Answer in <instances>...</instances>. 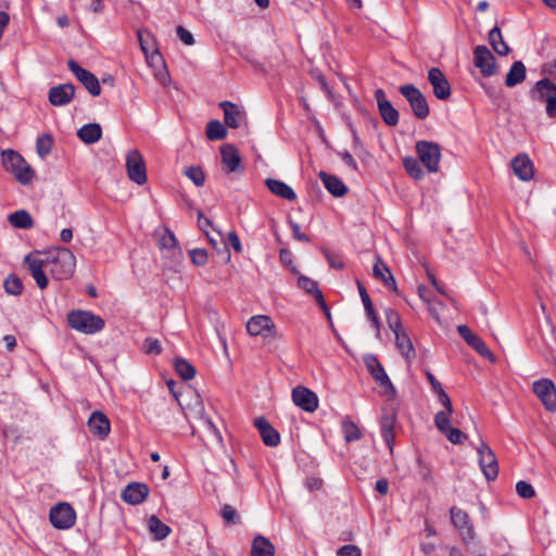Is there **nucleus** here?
<instances>
[{
  "label": "nucleus",
  "mask_w": 556,
  "mask_h": 556,
  "mask_svg": "<svg viewBox=\"0 0 556 556\" xmlns=\"http://www.w3.org/2000/svg\"><path fill=\"white\" fill-rule=\"evenodd\" d=\"M46 267L58 280L68 279L73 276L76 267L74 253L66 248H56L45 256Z\"/></svg>",
  "instance_id": "f257e3e1"
},
{
  "label": "nucleus",
  "mask_w": 556,
  "mask_h": 556,
  "mask_svg": "<svg viewBox=\"0 0 556 556\" xmlns=\"http://www.w3.org/2000/svg\"><path fill=\"white\" fill-rule=\"evenodd\" d=\"M67 321L71 328L86 333L92 334L104 328V320L88 311H72L67 314Z\"/></svg>",
  "instance_id": "f03ea898"
},
{
  "label": "nucleus",
  "mask_w": 556,
  "mask_h": 556,
  "mask_svg": "<svg viewBox=\"0 0 556 556\" xmlns=\"http://www.w3.org/2000/svg\"><path fill=\"white\" fill-rule=\"evenodd\" d=\"M2 162L5 169L13 173L21 184L28 185L33 181L35 173L20 153L13 150L4 151Z\"/></svg>",
  "instance_id": "7ed1b4c3"
},
{
  "label": "nucleus",
  "mask_w": 556,
  "mask_h": 556,
  "mask_svg": "<svg viewBox=\"0 0 556 556\" xmlns=\"http://www.w3.org/2000/svg\"><path fill=\"white\" fill-rule=\"evenodd\" d=\"M416 152L419 161L430 173L439 170V163L441 160V149L438 143L420 140L416 143Z\"/></svg>",
  "instance_id": "20e7f679"
},
{
  "label": "nucleus",
  "mask_w": 556,
  "mask_h": 556,
  "mask_svg": "<svg viewBox=\"0 0 556 556\" xmlns=\"http://www.w3.org/2000/svg\"><path fill=\"white\" fill-rule=\"evenodd\" d=\"M401 94L409 103L414 115L424 119L429 115V106L426 97L414 85H404L400 87Z\"/></svg>",
  "instance_id": "39448f33"
},
{
  "label": "nucleus",
  "mask_w": 556,
  "mask_h": 556,
  "mask_svg": "<svg viewBox=\"0 0 556 556\" xmlns=\"http://www.w3.org/2000/svg\"><path fill=\"white\" fill-rule=\"evenodd\" d=\"M126 169L128 178L138 184L144 185L147 182V168L141 153L137 149H132L126 154Z\"/></svg>",
  "instance_id": "423d86ee"
},
{
  "label": "nucleus",
  "mask_w": 556,
  "mask_h": 556,
  "mask_svg": "<svg viewBox=\"0 0 556 556\" xmlns=\"http://www.w3.org/2000/svg\"><path fill=\"white\" fill-rule=\"evenodd\" d=\"M247 331L252 337L277 338L278 332L273 319L267 315L252 316L247 323Z\"/></svg>",
  "instance_id": "0eeeda50"
},
{
  "label": "nucleus",
  "mask_w": 556,
  "mask_h": 556,
  "mask_svg": "<svg viewBox=\"0 0 556 556\" xmlns=\"http://www.w3.org/2000/svg\"><path fill=\"white\" fill-rule=\"evenodd\" d=\"M473 64L484 77H491L497 73L496 59L485 46H477L473 49Z\"/></svg>",
  "instance_id": "6e6552de"
},
{
  "label": "nucleus",
  "mask_w": 556,
  "mask_h": 556,
  "mask_svg": "<svg viewBox=\"0 0 556 556\" xmlns=\"http://www.w3.org/2000/svg\"><path fill=\"white\" fill-rule=\"evenodd\" d=\"M50 521L56 529H70L74 526L76 514L67 503H60L50 509Z\"/></svg>",
  "instance_id": "1a4fd4ad"
},
{
  "label": "nucleus",
  "mask_w": 556,
  "mask_h": 556,
  "mask_svg": "<svg viewBox=\"0 0 556 556\" xmlns=\"http://www.w3.org/2000/svg\"><path fill=\"white\" fill-rule=\"evenodd\" d=\"M480 468L488 480H494L498 475V465L495 454L490 446L481 442L477 447Z\"/></svg>",
  "instance_id": "9d476101"
},
{
  "label": "nucleus",
  "mask_w": 556,
  "mask_h": 556,
  "mask_svg": "<svg viewBox=\"0 0 556 556\" xmlns=\"http://www.w3.org/2000/svg\"><path fill=\"white\" fill-rule=\"evenodd\" d=\"M67 66L71 72L76 76V78L84 85V87L88 90V92L98 97L101 93V86L98 78L89 71L83 68L73 60L67 62Z\"/></svg>",
  "instance_id": "9b49d317"
},
{
  "label": "nucleus",
  "mask_w": 556,
  "mask_h": 556,
  "mask_svg": "<svg viewBox=\"0 0 556 556\" xmlns=\"http://www.w3.org/2000/svg\"><path fill=\"white\" fill-rule=\"evenodd\" d=\"M159 248L166 252L169 256L179 263L182 256L181 250L178 247V241L168 228L164 227L155 231Z\"/></svg>",
  "instance_id": "f8f14e48"
},
{
  "label": "nucleus",
  "mask_w": 556,
  "mask_h": 556,
  "mask_svg": "<svg viewBox=\"0 0 556 556\" xmlns=\"http://www.w3.org/2000/svg\"><path fill=\"white\" fill-rule=\"evenodd\" d=\"M365 364L369 372L375 378L376 382L384 389V393L389 395H394L395 389L390 381L388 375L386 374L383 367L379 363V361L374 355H367L364 358Z\"/></svg>",
  "instance_id": "ddd939ff"
},
{
  "label": "nucleus",
  "mask_w": 556,
  "mask_h": 556,
  "mask_svg": "<svg viewBox=\"0 0 556 556\" xmlns=\"http://www.w3.org/2000/svg\"><path fill=\"white\" fill-rule=\"evenodd\" d=\"M533 391L547 410L556 412V388L551 380L541 379L535 381Z\"/></svg>",
  "instance_id": "4468645a"
},
{
  "label": "nucleus",
  "mask_w": 556,
  "mask_h": 556,
  "mask_svg": "<svg viewBox=\"0 0 556 556\" xmlns=\"http://www.w3.org/2000/svg\"><path fill=\"white\" fill-rule=\"evenodd\" d=\"M25 263L30 271V275L35 279L37 286L43 290L48 286V278L45 274L43 266H46L45 257L41 258L39 253H30L25 256Z\"/></svg>",
  "instance_id": "2eb2a0df"
},
{
  "label": "nucleus",
  "mask_w": 556,
  "mask_h": 556,
  "mask_svg": "<svg viewBox=\"0 0 556 556\" xmlns=\"http://www.w3.org/2000/svg\"><path fill=\"white\" fill-rule=\"evenodd\" d=\"M450 514L452 523L459 530L463 540L468 545V541L475 536V530L468 514L457 507H452Z\"/></svg>",
  "instance_id": "dca6fc26"
},
{
  "label": "nucleus",
  "mask_w": 556,
  "mask_h": 556,
  "mask_svg": "<svg viewBox=\"0 0 556 556\" xmlns=\"http://www.w3.org/2000/svg\"><path fill=\"white\" fill-rule=\"evenodd\" d=\"M292 400L296 406L305 412L313 413L318 407V397L309 389L298 386L292 390Z\"/></svg>",
  "instance_id": "f3484780"
},
{
  "label": "nucleus",
  "mask_w": 556,
  "mask_h": 556,
  "mask_svg": "<svg viewBox=\"0 0 556 556\" xmlns=\"http://www.w3.org/2000/svg\"><path fill=\"white\" fill-rule=\"evenodd\" d=\"M428 80L433 88L434 96L440 100H446L451 96V86L443 72L432 67L428 72Z\"/></svg>",
  "instance_id": "a211bd4d"
},
{
  "label": "nucleus",
  "mask_w": 556,
  "mask_h": 556,
  "mask_svg": "<svg viewBox=\"0 0 556 556\" xmlns=\"http://www.w3.org/2000/svg\"><path fill=\"white\" fill-rule=\"evenodd\" d=\"M375 99L377 101L379 113L383 122L389 126H395L399 123V112L392 103L386 98L382 89L375 90Z\"/></svg>",
  "instance_id": "6ab92c4d"
},
{
  "label": "nucleus",
  "mask_w": 556,
  "mask_h": 556,
  "mask_svg": "<svg viewBox=\"0 0 556 556\" xmlns=\"http://www.w3.org/2000/svg\"><path fill=\"white\" fill-rule=\"evenodd\" d=\"M224 112L225 124L230 128H239L247 122V114L244 110L230 101H223L219 103Z\"/></svg>",
  "instance_id": "aec40b11"
},
{
  "label": "nucleus",
  "mask_w": 556,
  "mask_h": 556,
  "mask_svg": "<svg viewBox=\"0 0 556 556\" xmlns=\"http://www.w3.org/2000/svg\"><path fill=\"white\" fill-rule=\"evenodd\" d=\"M222 163L227 173L243 172L242 161L238 149L231 143L220 147Z\"/></svg>",
  "instance_id": "412c9836"
},
{
  "label": "nucleus",
  "mask_w": 556,
  "mask_h": 556,
  "mask_svg": "<svg viewBox=\"0 0 556 556\" xmlns=\"http://www.w3.org/2000/svg\"><path fill=\"white\" fill-rule=\"evenodd\" d=\"M457 331L460 334V337L466 341V343L470 345L478 354L489 358L491 362L495 361L492 352L484 344V342L477 334L471 332V330L466 325H459L457 327Z\"/></svg>",
  "instance_id": "4be33fe9"
},
{
  "label": "nucleus",
  "mask_w": 556,
  "mask_h": 556,
  "mask_svg": "<svg viewBox=\"0 0 556 556\" xmlns=\"http://www.w3.org/2000/svg\"><path fill=\"white\" fill-rule=\"evenodd\" d=\"M75 96V87L72 84H62L54 86L49 91V102L53 106H63L68 104Z\"/></svg>",
  "instance_id": "5701e85b"
},
{
  "label": "nucleus",
  "mask_w": 556,
  "mask_h": 556,
  "mask_svg": "<svg viewBox=\"0 0 556 556\" xmlns=\"http://www.w3.org/2000/svg\"><path fill=\"white\" fill-rule=\"evenodd\" d=\"M148 495V485L140 482L129 483L122 492L123 501L130 505H138L142 503Z\"/></svg>",
  "instance_id": "b1692460"
},
{
  "label": "nucleus",
  "mask_w": 556,
  "mask_h": 556,
  "mask_svg": "<svg viewBox=\"0 0 556 556\" xmlns=\"http://www.w3.org/2000/svg\"><path fill=\"white\" fill-rule=\"evenodd\" d=\"M514 174L523 181H529L534 175L533 164L527 154H518L511 160Z\"/></svg>",
  "instance_id": "393cba45"
},
{
  "label": "nucleus",
  "mask_w": 556,
  "mask_h": 556,
  "mask_svg": "<svg viewBox=\"0 0 556 556\" xmlns=\"http://www.w3.org/2000/svg\"><path fill=\"white\" fill-rule=\"evenodd\" d=\"M254 426L257 428L263 442L267 446H277L279 444L280 434L264 417L256 418L254 420Z\"/></svg>",
  "instance_id": "a878e982"
},
{
  "label": "nucleus",
  "mask_w": 556,
  "mask_h": 556,
  "mask_svg": "<svg viewBox=\"0 0 556 556\" xmlns=\"http://www.w3.org/2000/svg\"><path fill=\"white\" fill-rule=\"evenodd\" d=\"M90 431L100 438H105L110 432V420L101 412H93L88 419Z\"/></svg>",
  "instance_id": "bb28decb"
},
{
  "label": "nucleus",
  "mask_w": 556,
  "mask_h": 556,
  "mask_svg": "<svg viewBox=\"0 0 556 556\" xmlns=\"http://www.w3.org/2000/svg\"><path fill=\"white\" fill-rule=\"evenodd\" d=\"M318 177L323 181L325 188L334 197H343L348 192V187L337 176L319 172Z\"/></svg>",
  "instance_id": "cd10ccee"
},
{
  "label": "nucleus",
  "mask_w": 556,
  "mask_h": 556,
  "mask_svg": "<svg viewBox=\"0 0 556 556\" xmlns=\"http://www.w3.org/2000/svg\"><path fill=\"white\" fill-rule=\"evenodd\" d=\"M265 185L273 194L281 199L293 201L296 198V194L293 191V189L281 180L267 178L265 180Z\"/></svg>",
  "instance_id": "c85d7f7f"
},
{
  "label": "nucleus",
  "mask_w": 556,
  "mask_h": 556,
  "mask_svg": "<svg viewBox=\"0 0 556 556\" xmlns=\"http://www.w3.org/2000/svg\"><path fill=\"white\" fill-rule=\"evenodd\" d=\"M395 336V344L401 354L406 358L407 362H410L416 353L410 338L406 333L405 329L402 328L393 332Z\"/></svg>",
  "instance_id": "c756f323"
},
{
  "label": "nucleus",
  "mask_w": 556,
  "mask_h": 556,
  "mask_svg": "<svg viewBox=\"0 0 556 556\" xmlns=\"http://www.w3.org/2000/svg\"><path fill=\"white\" fill-rule=\"evenodd\" d=\"M298 286L301 289H303L304 291H306L307 293L313 294L315 296L316 301L320 304L324 312L328 316L330 315L329 309L324 301L323 293L318 289L317 283L313 279H311L306 276H300L298 279Z\"/></svg>",
  "instance_id": "7c9ffc66"
},
{
  "label": "nucleus",
  "mask_w": 556,
  "mask_h": 556,
  "mask_svg": "<svg viewBox=\"0 0 556 556\" xmlns=\"http://www.w3.org/2000/svg\"><path fill=\"white\" fill-rule=\"evenodd\" d=\"M374 277L380 279L386 286L390 287L392 290L396 291V281L390 271L389 267L381 262L379 257H377V262L374 264L372 268Z\"/></svg>",
  "instance_id": "2f4dec72"
},
{
  "label": "nucleus",
  "mask_w": 556,
  "mask_h": 556,
  "mask_svg": "<svg viewBox=\"0 0 556 556\" xmlns=\"http://www.w3.org/2000/svg\"><path fill=\"white\" fill-rule=\"evenodd\" d=\"M395 424L396 417L394 414L384 415L381 419L382 437L391 453L393 452Z\"/></svg>",
  "instance_id": "473e14b6"
},
{
  "label": "nucleus",
  "mask_w": 556,
  "mask_h": 556,
  "mask_svg": "<svg viewBox=\"0 0 556 556\" xmlns=\"http://www.w3.org/2000/svg\"><path fill=\"white\" fill-rule=\"evenodd\" d=\"M77 136L83 142L91 144L101 139L102 129L97 123L87 124L78 130Z\"/></svg>",
  "instance_id": "72a5a7b5"
},
{
  "label": "nucleus",
  "mask_w": 556,
  "mask_h": 556,
  "mask_svg": "<svg viewBox=\"0 0 556 556\" xmlns=\"http://www.w3.org/2000/svg\"><path fill=\"white\" fill-rule=\"evenodd\" d=\"M539 93V99L544 100L546 103L556 97V84L552 83L549 78L545 77L536 81L532 92Z\"/></svg>",
  "instance_id": "f704fd0d"
},
{
  "label": "nucleus",
  "mask_w": 556,
  "mask_h": 556,
  "mask_svg": "<svg viewBox=\"0 0 556 556\" xmlns=\"http://www.w3.org/2000/svg\"><path fill=\"white\" fill-rule=\"evenodd\" d=\"M525 79H526L525 64L521 61L514 62L506 75L505 85L507 87H515L516 85L521 84Z\"/></svg>",
  "instance_id": "c9c22d12"
},
{
  "label": "nucleus",
  "mask_w": 556,
  "mask_h": 556,
  "mask_svg": "<svg viewBox=\"0 0 556 556\" xmlns=\"http://www.w3.org/2000/svg\"><path fill=\"white\" fill-rule=\"evenodd\" d=\"M274 554L275 547L268 539L263 535L254 538L251 549L252 556H274Z\"/></svg>",
  "instance_id": "e433bc0d"
},
{
  "label": "nucleus",
  "mask_w": 556,
  "mask_h": 556,
  "mask_svg": "<svg viewBox=\"0 0 556 556\" xmlns=\"http://www.w3.org/2000/svg\"><path fill=\"white\" fill-rule=\"evenodd\" d=\"M181 408L185 410V415L187 418H195L201 420L202 422L205 420V418H208L205 415L204 405L199 394H193V404H189L187 407H185L180 403Z\"/></svg>",
  "instance_id": "4c0bfd02"
},
{
  "label": "nucleus",
  "mask_w": 556,
  "mask_h": 556,
  "mask_svg": "<svg viewBox=\"0 0 556 556\" xmlns=\"http://www.w3.org/2000/svg\"><path fill=\"white\" fill-rule=\"evenodd\" d=\"M148 528L153 538L157 541L164 540L170 533V528L154 515L149 517Z\"/></svg>",
  "instance_id": "58836bf2"
},
{
  "label": "nucleus",
  "mask_w": 556,
  "mask_h": 556,
  "mask_svg": "<svg viewBox=\"0 0 556 556\" xmlns=\"http://www.w3.org/2000/svg\"><path fill=\"white\" fill-rule=\"evenodd\" d=\"M9 223L18 229H30L34 220L26 210H20L9 215Z\"/></svg>",
  "instance_id": "ea45409f"
},
{
  "label": "nucleus",
  "mask_w": 556,
  "mask_h": 556,
  "mask_svg": "<svg viewBox=\"0 0 556 556\" xmlns=\"http://www.w3.org/2000/svg\"><path fill=\"white\" fill-rule=\"evenodd\" d=\"M489 41L493 50L500 55H507L509 53V47L504 41L501 29L495 26L489 33Z\"/></svg>",
  "instance_id": "a19ab883"
},
{
  "label": "nucleus",
  "mask_w": 556,
  "mask_h": 556,
  "mask_svg": "<svg viewBox=\"0 0 556 556\" xmlns=\"http://www.w3.org/2000/svg\"><path fill=\"white\" fill-rule=\"evenodd\" d=\"M227 136L226 127L217 119L207 123L206 137L210 140H220Z\"/></svg>",
  "instance_id": "79ce46f5"
},
{
  "label": "nucleus",
  "mask_w": 556,
  "mask_h": 556,
  "mask_svg": "<svg viewBox=\"0 0 556 556\" xmlns=\"http://www.w3.org/2000/svg\"><path fill=\"white\" fill-rule=\"evenodd\" d=\"M174 367L177 374L185 380H190L195 376L194 367L184 358H176Z\"/></svg>",
  "instance_id": "37998d69"
},
{
  "label": "nucleus",
  "mask_w": 556,
  "mask_h": 556,
  "mask_svg": "<svg viewBox=\"0 0 556 556\" xmlns=\"http://www.w3.org/2000/svg\"><path fill=\"white\" fill-rule=\"evenodd\" d=\"M403 165L408 175L414 179H421L425 176V173L420 166L419 160L415 157H405L403 160Z\"/></svg>",
  "instance_id": "c03bdc74"
},
{
  "label": "nucleus",
  "mask_w": 556,
  "mask_h": 556,
  "mask_svg": "<svg viewBox=\"0 0 556 556\" xmlns=\"http://www.w3.org/2000/svg\"><path fill=\"white\" fill-rule=\"evenodd\" d=\"M342 431L346 442L357 441L362 437L358 427L350 419H345L342 422Z\"/></svg>",
  "instance_id": "a18cd8bd"
},
{
  "label": "nucleus",
  "mask_w": 556,
  "mask_h": 556,
  "mask_svg": "<svg viewBox=\"0 0 556 556\" xmlns=\"http://www.w3.org/2000/svg\"><path fill=\"white\" fill-rule=\"evenodd\" d=\"M3 287L5 292L10 295H20L23 291V282L15 275L8 276L3 282Z\"/></svg>",
  "instance_id": "49530a36"
},
{
  "label": "nucleus",
  "mask_w": 556,
  "mask_h": 556,
  "mask_svg": "<svg viewBox=\"0 0 556 556\" xmlns=\"http://www.w3.org/2000/svg\"><path fill=\"white\" fill-rule=\"evenodd\" d=\"M184 174L192 180L197 187H202L205 182L203 170L199 166H189L185 168Z\"/></svg>",
  "instance_id": "de8ad7c7"
},
{
  "label": "nucleus",
  "mask_w": 556,
  "mask_h": 556,
  "mask_svg": "<svg viewBox=\"0 0 556 556\" xmlns=\"http://www.w3.org/2000/svg\"><path fill=\"white\" fill-rule=\"evenodd\" d=\"M52 144H53V141H52V138L50 135L40 136L36 141L37 153L41 157L47 156L52 150Z\"/></svg>",
  "instance_id": "09e8293b"
},
{
  "label": "nucleus",
  "mask_w": 556,
  "mask_h": 556,
  "mask_svg": "<svg viewBox=\"0 0 556 556\" xmlns=\"http://www.w3.org/2000/svg\"><path fill=\"white\" fill-rule=\"evenodd\" d=\"M453 413L438 412L434 415V425L441 433H444L452 428L450 420V416Z\"/></svg>",
  "instance_id": "8fccbe9b"
},
{
  "label": "nucleus",
  "mask_w": 556,
  "mask_h": 556,
  "mask_svg": "<svg viewBox=\"0 0 556 556\" xmlns=\"http://www.w3.org/2000/svg\"><path fill=\"white\" fill-rule=\"evenodd\" d=\"M386 318H387V323H388L389 328L393 332H395L396 330H400V329L403 328L402 323H401V317H400V315L395 311H393L391 308L387 309L386 311Z\"/></svg>",
  "instance_id": "3c124183"
},
{
  "label": "nucleus",
  "mask_w": 556,
  "mask_h": 556,
  "mask_svg": "<svg viewBox=\"0 0 556 556\" xmlns=\"http://www.w3.org/2000/svg\"><path fill=\"white\" fill-rule=\"evenodd\" d=\"M190 258L193 265L204 266L207 263V252L204 249H193L190 251Z\"/></svg>",
  "instance_id": "603ef678"
},
{
  "label": "nucleus",
  "mask_w": 556,
  "mask_h": 556,
  "mask_svg": "<svg viewBox=\"0 0 556 556\" xmlns=\"http://www.w3.org/2000/svg\"><path fill=\"white\" fill-rule=\"evenodd\" d=\"M516 492L522 498H531L535 494L533 486L526 481L517 482Z\"/></svg>",
  "instance_id": "864d4df0"
},
{
  "label": "nucleus",
  "mask_w": 556,
  "mask_h": 556,
  "mask_svg": "<svg viewBox=\"0 0 556 556\" xmlns=\"http://www.w3.org/2000/svg\"><path fill=\"white\" fill-rule=\"evenodd\" d=\"M143 351L147 354L159 355L162 352L161 342L157 339L147 338L143 342Z\"/></svg>",
  "instance_id": "5fc2aeb1"
},
{
  "label": "nucleus",
  "mask_w": 556,
  "mask_h": 556,
  "mask_svg": "<svg viewBox=\"0 0 556 556\" xmlns=\"http://www.w3.org/2000/svg\"><path fill=\"white\" fill-rule=\"evenodd\" d=\"M446 439L454 443V444H460L464 442V440L466 439V434L460 431L459 429L457 428H451L448 429L446 432L443 433Z\"/></svg>",
  "instance_id": "6e6d98bb"
},
{
  "label": "nucleus",
  "mask_w": 556,
  "mask_h": 556,
  "mask_svg": "<svg viewBox=\"0 0 556 556\" xmlns=\"http://www.w3.org/2000/svg\"><path fill=\"white\" fill-rule=\"evenodd\" d=\"M203 426L217 443L223 442V438L219 430L217 429V427L214 425L210 417L205 418V420L203 421Z\"/></svg>",
  "instance_id": "4d7b16f0"
},
{
  "label": "nucleus",
  "mask_w": 556,
  "mask_h": 556,
  "mask_svg": "<svg viewBox=\"0 0 556 556\" xmlns=\"http://www.w3.org/2000/svg\"><path fill=\"white\" fill-rule=\"evenodd\" d=\"M177 36L179 39L187 46H192L194 43V38L192 34L187 30L184 26H178L176 28Z\"/></svg>",
  "instance_id": "13d9d810"
},
{
  "label": "nucleus",
  "mask_w": 556,
  "mask_h": 556,
  "mask_svg": "<svg viewBox=\"0 0 556 556\" xmlns=\"http://www.w3.org/2000/svg\"><path fill=\"white\" fill-rule=\"evenodd\" d=\"M338 556H362L361 548L356 545H343L337 552Z\"/></svg>",
  "instance_id": "bf43d9fd"
},
{
  "label": "nucleus",
  "mask_w": 556,
  "mask_h": 556,
  "mask_svg": "<svg viewBox=\"0 0 556 556\" xmlns=\"http://www.w3.org/2000/svg\"><path fill=\"white\" fill-rule=\"evenodd\" d=\"M435 395L438 396L439 401L441 402V404L445 408L443 412H445V413H454L452 401H451L450 396L447 395V393L444 390L439 392Z\"/></svg>",
  "instance_id": "052dcab7"
},
{
  "label": "nucleus",
  "mask_w": 556,
  "mask_h": 556,
  "mask_svg": "<svg viewBox=\"0 0 556 556\" xmlns=\"http://www.w3.org/2000/svg\"><path fill=\"white\" fill-rule=\"evenodd\" d=\"M339 155H340V157L342 159V161L344 162V164L346 166H349L353 170H357L358 169L357 164H356L354 157L352 156V154L350 152L342 151V152H339Z\"/></svg>",
  "instance_id": "680f3d73"
},
{
  "label": "nucleus",
  "mask_w": 556,
  "mask_h": 556,
  "mask_svg": "<svg viewBox=\"0 0 556 556\" xmlns=\"http://www.w3.org/2000/svg\"><path fill=\"white\" fill-rule=\"evenodd\" d=\"M290 225H291V228H292L293 237L296 240L303 241V242H309V238L305 233H303L301 231V228H300L299 224H296L294 222H291Z\"/></svg>",
  "instance_id": "e2e57ef3"
},
{
  "label": "nucleus",
  "mask_w": 556,
  "mask_h": 556,
  "mask_svg": "<svg viewBox=\"0 0 556 556\" xmlns=\"http://www.w3.org/2000/svg\"><path fill=\"white\" fill-rule=\"evenodd\" d=\"M542 73L548 77L556 78V60L545 63Z\"/></svg>",
  "instance_id": "0e129e2a"
},
{
  "label": "nucleus",
  "mask_w": 556,
  "mask_h": 556,
  "mask_svg": "<svg viewBox=\"0 0 556 556\" xmlns=\"http://www.w3.org/2000/svg\"><path fill=\"white\" fill-rule=\"evenodd\" d=\"M228 241L236 252L240 253L242 251V245L239 236L235 231H230L228 233Z\"/></svg>",
  "instance_id": "69168bd1"
},
{
  "label": "nucleus",
  "mask_w": 556,
  "mask_h": 556,
  "mask_svg": "<svg viewBox=\"0 0 556 556\" xmlns=\"http://www.w3.org/2000/svg\"><path fill=\"white\" fill-rule=\"evenodd\" d=\"M236 514V509L230 505H225L222 509V517L227 522L233 521Z\"/></svg>",
  "instance_id": "338daca9"
},
{
  "label": "nucleus",
  "mask_w": 556,
  "mask_h": 556,
  "mask_svg": "<svg viewBox=\"0 0 556 556\" xmlns=\"http://www.w3.org/2000/svg\"><path fill=\"white\" fill-rule=\"evenodd\" d=\"M426 376H427V379H428L429 383L431 384L432 390L435 394L443 391L441 383L437 380V378L433 376L432 372L426 371Z\"/></svg>",
  "instance_id": "774afa93"
}]
</instances>
